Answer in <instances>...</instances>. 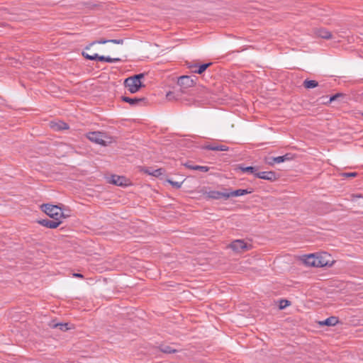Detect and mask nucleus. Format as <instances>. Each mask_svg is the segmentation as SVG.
<instances>
[{
  "label": "nucleus",
  "mask_w": 363,
  "mask_h": 363,
  "mask_svg": "<svg viewBox=\"0 0 363 363\" xmlns=\"http://www.w3.org/2000/svg\"><path fill=\"white\" fill-rule=\"evenodd\" d=\"M40 208L45 213L54 220H60L62 218H65L67 217V216H64V213L59 206L43 203Z\"/></svg>",
  "instance_id": "obj_1"
},
{
  "label": "nucleus",
  "mask_w": 363,
  "mask_h": 363,
  "mask_svg": "<svg viewBox=\"0 0 363 363\" xmlns=\"http://www.w3.org/2000/svg\"><path fill=\"white\" fill-rule=\"evenodd\" d=\"M82 56L89 60L94 61H100V62H106L109 63L118 62L121 61L120 58H112L109 56L105 57L104 55H99L98 54H94L93 55H89L85 50H84L82 53Z\"/></svg>",
  "instance_id": "obj_2"
},
{
  "label": "nucleus",
  "mask_w": 363,
  "mask_h": 363,
  "mask_svg": "<svg viewBox=\"0 0 363 363\" xmlns=\"http://www.w3.org/2000/svg\"><path fill=\"white\" fill-rule=\"evenodd\" d=\"M229 247L235 252H244L250 250L252 246L243 240H235L230 244Z\"/></svg>",
  "instance_id": "obj_3"
},
{
  "label": "nucleus",
  "mask_w": 363,
  "mask_h": 363,
  "mask_svg": "<svg viewBox=\"0 0 363 363\" xmlns=\"http://www.w3.org/2000/svg\"><path fill=\"white\" fill-rule=\"evenodd\" d=\"M124 86L128 89L131 94L138 92L141 88L145 87L143 83H138L136 79L132 77H128L124 81Z\"/></svg>",
  "instance_id": "obj_4"
},
{
  "label": "nucleus",
  "mask_w": 363,
  "mask_h": 363,
  "mask_svg": "<svg viewBox=\"0 0 363 363\" xmlns=\"http://www.w3.org/2000/svg\"><path fill=\"white\" fill-rule=\"evenodd\" d=\"M294 155L291 153H286L284 155L278 156V157H265L264 161L265 163L270 166H274L275 163H281L286 161H289L293 160Z\"/></svg>",
  "instance_id": "obj_5"
},
{
  "label": "nucleus",
  "mask_w": 363,
  "mask_h": 363,
  "mask_svg": "<svg viewBox=\"0 0 363 363\" xmlns=\"http://www.w3.org/2000/svg\"><path fill=\"white\" fill-rule=\"evenodd\" d=\"M197 77L194 75L189 76V75H182L177 79V84L183 89H187L193 86L196 82L195 79Z\"/></svg>",
  "instance_id": "obj_6"
},
{
  "label": "nucleus",
  "mask_w": 363,
  "mask_h": 363,
  "mask_svg": "<svg viewBox=\"0 0 363 363\" xmlns=\"http://www.w3.org/2000/svg\"><path fill=\"white\" fill-rule=\"evenodd\" d=\"M86 138L90 141L101 145L102 146H106L108 143L106 140H104V134L99 131L88 133L86 135Z\"/></svg>",
  "instance_id": "obj_7"
},
{
  "label": "nucleus",
  "mask_w": 363,
  "mask_h": 363,
  "mask_svg": "<svg viewBox=\"0 0 363 363\" xmlns=\"http://www.w3.org/2000/svg\"><path fill=\"white\" fill-rule=\"evenodd\" d=\"M225 191H210L208 192H206L205 196L206 198L208 199H223L225 200H227L230 198V195L228 194V191L230 190V189H225Z\"/></svg>",
  "instance_id": "obj_8"
},
{
  "label": "nucleus",
  "mask_w": 363,
  "mask_h": 363,
  "mask_svg": "<svg viewBox=\"0 0 363 363\" xmlns=\"http://www.w3.org/2000/svg\"><path fill=\"white\" fill-rule=\"evenodd\" d=\"M255 177L270 182H274L279 179V175L274 171L258 172L255 173Z\"/></svg>",
  "instance_id": "obj_9"
},
{
  "label": "nucleus",
  "mask_w": 363,
  "mask_h": 363,
  "mask_svg": "<svg viewBox=\"0 0 363 363\" xmlns=\"http://www.w3.org/2000/svg\"><path fill=\"white\" fill-rule=\"evenodd\" d=\"M37 223L44 227H46L50 229H55L60 226L62 223V220H50V219H40L37 221Z\"/></svg>",
  "instance_id": "obj_10"
},
{
  "label": "nucleus",
  "mask_w": 363,
  "mask_h": 363,
  "mask_svg": "<svg viewBox=\"0 0 363 363\" xmlns=\"http://www.w3.org/2000/svg\"><path fill=\"white\" fill-rule=\"evenodd\" d=\"M330 255L328 254L327 252H322L319 255V259H318V267H331L333 264L334 263V261H330L328 259V257H330Z\"/></svg>",
  "instance_id": "obj_11"
},
{
  "label": "nucleus",
  "mask_w": 363,
  "mask_h": 363,
  "mask_svg": "<svg viewBox=\"0 0 363 363\" xmlns=\"http://www.w3.org/2000/svg\"><path fill=\"white\" fill-rule=\"evenodd\" d=\"M128 179L124 176L112 175L110 183L119 186H127Z\"/></svg>",
  "instance_id": "obj_12"
},
{
  "label": "nucleus",
  "mask_w": 363,
  "mask_h": 363,
  "mask_svg": "<svg viewBox=\"0 0 363 363\" xmlns=\"http://www.w3.org/2000/svg\"><path fill=\"white\" fill-rule=\"evenodd\" d=\"M318 259L319 255L316 256L315 254H309L306 256L304 263L307 266L318 267Z\"/></svg>",
  "instance_id": "obj_13"
},
{
  "label": "nucleus",
  "mask_w": 363,
  "mask_h": 363,
  "mask_svg": "<svg viewBox=\"0 0 363 363\" xmlns=\"http://www.w3.org/2000/svg\"><path fill=\"white\" fill-rule=\"evenodd\" d=\"M121 100L124 102L128 103L132 106H135L138 104L140 102H146L147 100L145 97H133L130 98L128 96H121Z\"/></svg>",
  "instance_id": "obj_14"
},
{
  "label": "nucleus",
  "mask_w": 363,
  "mask_h": 363,
  "mask_svg": "<svg viewBox=\"0 0 363 363\" xmlns=\"http://www.w3.org/2000/svg\"><path fill=\"white\" fill-rule=\"evenodd\" d=\"M254 191V189L252 188L246 189H236V190H229L228 191V194L230 195V197L231 196H240L245 194H251Z\"/></svg>",
  "instance_id": "obj_15"
},
{
  "label": "nucleus",
  "mask_w": 363,
  "mask_h": 363,
  "mask_svg": "<svg viewBox=\"0 0 363 363\" xmlns=\"http://www.w3.org/2000/svg\"><path fill=\"white\" fill-rule=\"evenodd\" d=\"M50 127L55 131H60L64 130H68L69 128V125L63 121L51 122Z\"/></svg>",
  "instance_id": "obj_16"
},
{
  "label": "nucleus",
  "mask_w": 363,
  "mask_h": 363,
  "mask_svg": "<svg viewBox=\"0 0 363 363\" xmlns=\"http://www.w3.org/2000/svg\"><path fill=\"white\" fill-rule=\"evenodd\" d=\"M186 168L192 170H199L202 172H207L209 170V167L207 166H200L194 164L191 161H189L184 164Z\"/></svg>",
  "instance_id": "obj_17"
},
{
  "label": "nucleus",
  "mask_w": 363,
  "mask_h": 363,
  "mask_svg": "<svg viewBox=\"0 0 363 363\" xmlns=\"http://www.w3.org/2000/svg\"><path fill=\"white\" fill-rule=\"evenodd\" d=\"M212 65V62H207V63H203L201 65L199 64H194L193 65H190L189 67H197L198 69L194 70V72L201 74H203L211 65Z\"/></svg>",
  "instance_id": "obj_18"
},
{
  "label": "nucleus",
  "mask_w": 363,
  "mask_h": 363,
  "mask_svg": "<svg viewBox=\"0 0 363 363\" xmlns=\"http://www.w3.org/2000/svg\"><path fill=\"white\" fill-rule=\"evenodd\" d=\"M338 318L336 316H330L323 321H320L318 323L321 326H334L338 323Z\"/></svg>",
  "instance_id": "obj_19"
},
{
  "label": "nucleus",
  "mask_w": 363,
  "mask_h": 363,
  "mask_svg": "<svg viewBox=\"0 0 363 363\" xmlns=\"http://www.w3.org/2000/svg\"><path fill=\"white\" fill-rule=\"evenodd\" d=\"M158 350L164 354H174L177 352L179 350L173 348L171 345L161 344L158 346Z\"/></svg>",
  "instance_id": "obj_20"
},
{
  "label": "nucleus",
  "mask_w": 363,
  "mask_h": 363,
  "mask_svg": "<svg viewBox=\"0 0 363 363\" xmlns=\"http://www.w3.org/2000/svg\"><path fill=\"white\" fill-rule=\"evenodd\" d=\"M205 150H213V151H227L229 147L223 145H213L208 144L203 147Z\"/></svg>",
  "instance_id": "obj_21"
},
{
  "label": "nucleus",
  "mask_w": 363,
  "mask_h": 363,
  "mask_svg": "<svg viewBox=\"0 0 363 363\" xmlns=\"http://www.w3.org/2000/svg\"><path fill=\"white\" fill-rule=\"evenodd\" d=\"M49 325L52 328H59L62 331H67L70 329L67 323H55V320H52Z\"/></svg>",
  "instance_id": "obj_22"
},
{
  "label": "nucleus",
  "mask_w": 363,
  "mask_h": 363,
  "mask_svg": "<svg viewBox=\"0 0 363 363\" xmlns=\"http://www.w3.org/2000/svg\"><path fill=\"white\" fill-rule=\"evenodd\" d=\"M238 169H240L242 172H248L253 174L255 176V173H257L258 167H254V166H248V167H243L242 165L240 164L238 167Z\"/></svg>",
  "instance_id": "obj_23"
},
{
  "label": "nucleus",
  "mask_w": 363,
  "mask_h": 363,
  "mask_svg": "<svg viewBox=\"0 0 363 363\" xmlns=\"http://www.w3.org/2000/svg\"><path fill=\"white\" fill-rule=\"evenodd\" d=\"M316 34L320 38H322L324 39H330L332 38L331 33L325 28L318 29L316 31Z\"/></svg>",
  "instance_id": "obj_24"
},
{
  "label": "nucleus",
  "mask_w": 363,
  "mask_h": 363,
  "mask_svg": "<svg viewBox=\"0 0 363 363\" xmlns=\"http://www.w3.org/2000/svg\"><path fill=\"white\" fill-rule=\"evenodd\" d=\"M303 86L307 89H313L318 86V82L313 79H305L303 83Z\"/></svg>",
  "instance_id": "obj_25"
},
{
  "label": "nucleus",
  "mask_w": 363,
  "mask_h": 363,
  "mask_svg": "<svg viewBox=\"0 0 363 363\" xmlns=\"http://www.w3.org/2000/svg\"><path fill=\"white\" fill-rule=\"evenodd\" d=\"M145 172L147 173L149 175H152L155 177H159L164 173V169L162 168H159V169L153 170L152 172L146 170Z\"/></svg>",
  "instance_id": "obj_26"
},
{
  "label": "nucleus",
  "mask_w": 363,
  "mask_h": 363,
  "mask_svg": "<svg viewBox=\"0 0 363 363\" xmlns=\"http://www.w3.org/2000/svg\"><path fill=\"white\" fill-rule=\"evenodd\" d=\"M291 304V302L287 299H281L279 301V308L280 310L286 308L287 306H289Z\"/></svg>",
  "instance_id": "obj_27"
},
{
  "label": "nucleus",
  "mask_w": 363,
  "mask_h": 363,
  "mask_svg": "<svg viewBox=\"0 0 363 363\" xmlns=\"http://www.w3.org/2000/svg\"><path fill=\"white\" fill-rule=\"evenodd\" d=\"M167 182L172 185V187L175 189H179L182 186V184H183L184 181L182 182H174L170 179H167Z\"/></svg>",
  "instance_id": "obj_28"
},
{
  "label": "nucleus",
  "mask_w": 363,
  "mask_h": 363,
  "mask_svg": "<svg viewBox=\"0 0 363 363\" xmlns=\"http://www.w3.org/2000/svg\"><path fill=\"white\" fill-rule=\"evenodd\" d=\"M106 43H109V40H106V39L101 38L99 40L94 41L89 45H88L85 48V50H89L90 49V46H91L92 45H94L96 43L105 44Z\"/></svg>",
  "instance_id": "obj_29"
},
{
  "label": "nucleus",
  "mask_w": 363,
  "mask_h": 363,
  "mask_svg": "<svg viewBox=\"0 0 363 363\" xmlns=\"http://www.w3.org/2000/svg\"><path fill=\"white\" fill-rule=\"evenodd\" d=\"M344 96H345V94L342 93H337L335 94H333V95L330 96L329 103H331V102L337 100V99H339L340 97H344Z\"/></svg>",
  "instance_id": "obj_30"
},
{
  "label": "nucleus",
  "mask_w": 363,
  "mask_h": 363,
  "mask_svg": "<svg viewBox=\"0 0 363 363\" xmlns=\"http://www.w3.org/2000/svg\"><path fill=\"white\" fill-rule=\"evenodd\" d=\"M166 98L169 101L177 100V98L175 96V93L173 91H169L166 94Z\"/></svg>",
  "instance_id": "obj_31"
},
{
  "label": "nucleus",
  "mask_w": 363,
  "mask_h": 363,
  "mask_svg": "<svg viewBox=\"0 0 363 363\" xmlns=\"http://www.w3.org/2000/svg\"><path fill=\"white\" fill-rule=\"evenodd\" d=\"M131 77L133 78H134L135 79H136L137 82H138V83H143L141 82V79L145 77V73H140V74H134L133 76H131Z\"/></svg>",
  "instance_id": "obj_32"
},
{
  "label": "nucleus",
  "mask_w": 363,
  "mask_h": 363,
  "mask_svg": "<svg viewBox=\"0 0 363 363\" xmlns=\"http://www.w3.org/2000/svg\"><path fill=\"white\" fill-rule=\"evenodd\" d=\"M357 175V173L355 172H344V173H342V176L343 177H348V178L355 177Z\"/></svg>",
  "instance_id": "obj_33"
},
{
  "label": "nucleus",
  "mask_w": 363,
  "mask_h": 363,
  "mask_svg": "<svg viewBox=\"0 0 363 363\" xmlns=\"http://www.w3.org/2000/svg\"><path fill=\"white\" fill-rule=\"evenodd\" d=\"M109 43H113L115 44H122L123 43V39H112L109 40Z\"/></svg>",
  "instance_id": "obj_34"
},
{
  "label": "nucleus",
  "mask_w": 363,
  "mask_h": 363,
  "mask_svg": "<svg viewBox=\"0 0 363 363\" xmlns=\"http://www.w3.org/2000/svg\"><path fill=\"white\" fill-rule=\"evenodd\" d=\"M74 276L76 277H83V275L82 274H79V273L74 274Z\"/></svg>",
  "instance_id": "obj_35"
},
{
  "label": "nucleus",
  "mask_w": 363,
  "mask_h": 363,
  "mask_svg": "<svg viewBox=\"0 0 363 363\" xmlns=\"http://www.w3.org/2000/svg\"><path fill=\"white\" fill-rule=\"evenodd\" d=\"M94 54V53H93V54H91V53H89V55H93Z\"/></svg>",
  "instance_id": "obj_36"
},
{
  "label": "nucleus",
  "mask_w": 363,
  "mask_h": 363,
  "mask_svg": "<svg viewBox=\"0 0 363 363\" xmlns=\"http://www.w3.org/2000/svg\"><path fill=\"white\" fill-rule=\"evenodd\" d=\"M362 116H363V113H362Z\"/></svg>",
  "instance_id": "obj_37"
}]
</instances>
